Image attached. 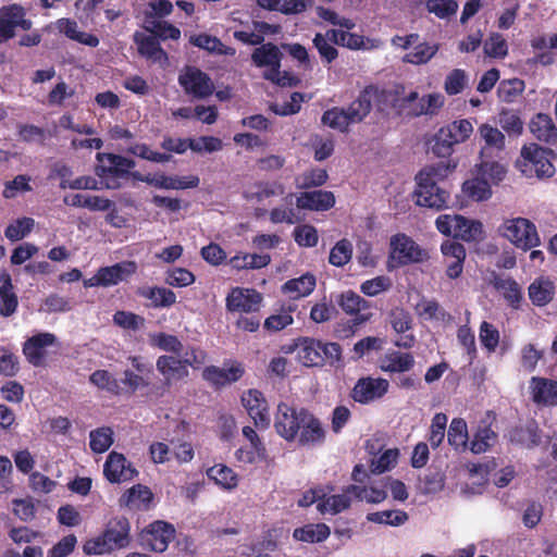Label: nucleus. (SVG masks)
Segmentation results:
<instances>
[{"mask_svg":"<svg viewBox=\"0 0 557 557\" xmlns=\"http://www.w3.org/2000/svg\"><path fill=\"white\" fill-rule=\"evenodd\" d=\"M274 428L287 442H297L302 446L322 444L326 436L322 422L311 411L285 403L277 406Z\"/></svg>","mask_w":557,"mask_h":557,"instance_id":"obj_1","label":"nucleus"},{"mask_svg":"<svg viewBox=\"0 0 557 557\" xmlns=\"http://www.w3.org/2000/svg\"><path fill=\"white\" fill-rule=\"evenodd\" d=\"M457 163L450 160L423 166L414 177L416 188L413 196L416 205L436 211L447 209L450 202V194L441 187V183L454 172Z\"/></svg>","mask_w":557,"mask_h":557,"instance_id":"obj_2","label":"nucleus"},{"mask_svg":"<svg viewBox=\"0 0 557 557\" xmlns=\"http://www.w3.org/2000/svg\"><path fill=\"white\" fill-rule=\"evenodd\" d=\"M386 97L385 90L367 86L347 108L333 107L323 112L321 122L332 129L347 133L351 124L360 123L371 112L372 100Z\"/></svg>","mask_w":557,"mask_h":557,"instance_id":"obj_3","label":"nucleus"},{"mask_svg":"<svg viewBox=\"0 0 557 557\" xmlns=\"http://www.w3.org/2000/svg\"><path fill=\"white\" fill-rule=\"evenodd\" d=\"M129 530V522L125 517H115L107 523L100 535L85 543L84 552L87 555H102L125 548L131 542Z\"/></svg>","mask_w":557,"mask_h":557,"instance_id":"obj_4","label":"nucleus"},{"mask_svg":"<svg viewBox=\"0 0 557 557\" xmlns=\"http://www.w3.org/2000/svg\"><path fill=\"white\" fill-rule=\"evenodd\" d=\"M96 160L95 174L106 188L117 189L122 186L121 180H134L135 160L112 152H98Z\"/></svg>","mask_w":557,"mask_h":557,"instance_id":"obj_5","label":"nucleus"},{"mask_svg":"<svg viewBox=\"0 0 557 557\" xmlns=\"http://www.w3.org/2000/svg\"><path fill=\"white\" fill-rule=\"evenodd\" d=\"M96 160L95 174L106 188L117 189L122 186L121 180H134L135 160L112 152H98Z\"/></svg>","mask_w":557,"mask_h":557,"instance_id":"obj_6","label":"nucleus"},{"mask_svg":"<svg viewBox=\"0 0 557 557\" xmlns=\"http://www.w3.org/2000/svg\"><path fill=\"white\" fill-rule=\"evenodd\" d=\"M96 160L95 174L106 188L117 189L122 186L121 180H134L135 160L112 152H98Z\"/></svg>","mask_w":557,"mask_h":557,"instance_id":"obj_7","label":"nucleus"},{"mask_svg":"<svg viewBox=\"0 0 557 557\" xmlns=\"http://www.w3.org/2000/svg\"><path fill=\"white\" fill-rule=\"evenodd\" d=\"M516 475L511 465H505L500 459L494 457L483 463L469 465V478L473 485V493H481V488L488 482L497 487L507 486Z\"/></svg>","mask_w":557,"mask_h":557,"instance_id":"obj_8","label":"nucleus"},{"mask_svg":"<svg viewBox=\"0 0 557 557\" xmlns=\"http://www.w3.org/2000/svg\"><path fill=\"white\" fill-rule=\"evenodd\" d=\"M554 158L555 153L552 149L532 143L522 147L517 166L525 176L552 177L555 174L552 162Z\"/></svg>","mask_w":557,"mask_h":557,"instance_id":"obj_9","label":"nucleus"},{"mask_svg":"<svg viewBox=\"0 0 557 557\" xmlns=\"http://www.w3.org/2000/svg\"><path fill=\"white\" fill-rule=\"evenodd\" d=\"M500 233L523 251L531 250L541 244L535 224L524 218L506 220L500 227Z\"/></svg>","mask_w":557,"mask_h":557,"instance_id":"obj_10","label":"nucleus"},{"mask_svg":"<svg viewBox=\"0 0 557 557\" xmlns=\"http://www.w3.org/2000/svg\"><path fill=\"white\" fill-rule=\"evenodd\" d=\"M178 84L186 95L196 99H206L214 91L211 77L196 66H185L178 75Z\"/></svg>","mask_w":557,"mask_h":557,"instance_id":"obj_11","label":"nucleus"},{"mask_svg":"<svg viewBox=\"0 0 557 557\" xmlns=\"http://www.w3.org/2000/svg\"><path fill=\"white\" fill-rule=\"evenodd\" d=\"M425 258L426 252L411 237L403 233L392 236L389 259L396 267L419 263Z\"/></svg>","mask_w":557,"mask_h":557,"instance_id":"obj_12","label":"nucleus"},{"mask_svg":"<svg viewBox=\"0 0 557 557\" xmlns=\"http://www.w3.org/2000/svg\"><path fill=\"white\" fill-rule=\"evenodd\" d=\"M388 388L389 383L384 377L363 376L355 383L350 397L358 404L368 405L383 398Z\"/></svg>","mask_w":557,"mask_h":557,"instance_id":"obj_13","label":"nucleus"},{"mask_svg":"<svg viewBox=\"0 0 557 557\" xmlns=\"http://www.w3.org/2000/svg\"><path fill=\"white\" fill-rule=\"evenodd\" d=\"M262 295L253 288L234 287L225 299L230 312L256 313L262 302Z\"/></svg>","mask_w":557,"mask_h":557,"instance_id":"obj_14","label":"nucleus"},{"mask_svg":"<svg viewBox=\"0 0 557 557\" xmlns=\"http://www.w3.org/2000/svg\"><path fill=\"white\" fill-rule=\"evenodd\" d=\"M338 306L345 313L354 315V318L348 321L347 330H345L346 336L354 334L357 326L370 319V314L361 312L369 308V302L352 290L341 294Z\"/></svg>","mask_w":557,"mask_h":557,"instance_id":"obj_15","label":"nucleus"},{"mask_svg":"<svg viewBox=\"0 0 557 557\" xmlns=\"http://www.w3.org/2000/svg\"><path fill=\"white\" fill-rule=\"evenodd\" d=\"M245 373L243 364L238 361H227L223 368L208 366L202 371V377L212 387L219 389L237 382Z\"/></svg>","mask_w":557,"mask_h":557,"instance_id":"obj_16","label":"nucleus"},{"mask_svg":"<svg viewBox=\"0 0 557 557\" xmlns=\"http://www.w3.org/2000/svg\"><path fill=\"white\" fill-rule=\"evenodd\" d=\"M134 181L144 182L150 186L160 189H187V188H196L199 185V177L196 175L188 176H169L164 173H148L143 174L140 172H135Z\"/></svg>","mask_w":557,"mask_h":557,"instance_id":"obj_17","label":"nucleus"},{"mask_svg":"<svg viewBox=\"0 0 557 557\" xmlns=\"http://www.w3.org/2000/svg\"><path fill=\"white\" fill-rule=\"evenodd\" d=\"M174 537V527L164 521L152 522L141 534L143 544L157 553L166 550Z\"/></svg>","mask_w":557,"mask_h":557,"instance_id":"obj_18","label":"nucleus"},{"mask_svg":"<svg viewBox=\"0 0 557 557\" xmlns=\"http://www.w3.org/2000/svg\"><path fill=\"white\" fill-rule=\"evenodd\" d=\"M242 404L249 417L253 420L256 428L264 430L271 423L269 406L263 394L258 389H249L242 396Z\"/></svg>","mask_w":557,"mask_h":557,"instance_id":"obj_19","label":"nucleus"},{"mask_svg":"<svg viewBox=\"0 0 557 557\" xmlns=\"http://www.w3.org/2000/svg\"><path fill=\"white\" fill-rule=\"evenodd\" d=\"M388 322L392 329L401 336L394 342V345L398 348L410 349L416 344V336L412 333H408L412 326V317L404 308H394L388 313Z\"/></svg>","mask_w":557,"mask_h":557,"instance_id":"obj_20","label":"nucleus"},{"mask_svg":"<svg viewBox=\"0 0 557 557\" xmlns=\"http://www.w3.org/2000/svg\"><path fill=\"white\" fill-rule=\"evenodd\" d=\"M507 436L510 443L532 449L542 443L543 431L534 419H530L525 423L512 426Z\"/></svg>","mask_w":557,"mask_h":557,"instance_id":"obj_21","label":"nucleus"},{"mask_svg":"<svg viewBox=\"0 0 557 557\" xmlns=\"http://www.w3.org/2000/svg\"><path fill=\"white\" fill-rule=\"evenodd\" d=\"M133 40L140 57L161 65L169 63L168 52L161 47L160 41L152 34L147 35L141 32H135L133 35Z\"/></svg>","mask_w":557,"mask_h":557,"instance_id":"obj_22","label":"nucleus"},{"mask_svg":"<svg viewBox=\"0 0 557 557\" xmlns=\"http://www.w3.org/2000/svg\"><path fill=\"white\" fill-rule=\"evenodd\" d=\"M416 364L411 352L389 349L377 360V367L382 372L389 374H403L411 371Z\"/></svg>","mask_w":557,"mask_h":557,"instance_id":"obj_23","label":"nucleus"},{"mask_svg":"<svg viewBox=\"0 0 557 557\" xmlns=\"http://www.w3.org/2000/svg\"><path fill=\"white\" fill-rule=\"evenodd\" d=\"M57 337L52 333H38L29 337L23 345L26 360L34 367L44 364L46 347L54 345Z\"/></svg>","mask_w":557,"mask_h":557,"instance_id":"obj_24","label":"nucleus"},{"mask_svg":"<svg viewBox=\"0 0 557 557\" xmlns=\"http://www.w3.org/2000/svg\"><path fill=\"white\" fill-rule=\"evenodd\" d=\"M103 473L111 483H122L134 479L137 470L125 455H108L103 466Z\"/></svg>","mask_w":557,"mask_h":557,"instance_id":"obj_25","label":"nucleus"},{"mask_svg":"<svg viewBox=\"0 0 557 557\" xmlns=\"http://www.w3.org/2000/svg\"><path fill=\"white\" fill-rule=\"evenodd\" d=\"M530 394L537 406L555 407L557 406V381L533 376L530 381Z\"/></svg>","mask_w":557,"mask_h":557,"instance_id":"obj_26","label":"nucleus"},{"mask_svg":"<svg viewBox=\"0 0 557 557\" xmlns=\"http://www.w3.org/2000/svg\"><path fill=\"white\" fill-rule=\"evenodd\" d=\"M283 52L281 48L273 42H263L256 47L251 53V62L256 67L265 69L264 72H273L281 69Z\"/></svg>","mask_w":557,"mask_h":557,"instance_id":"obj_27","label":"nucleus"},{"mask_svg":"<svg viewBox=\"0 0 557 557\" xmlns=\"http://www.w3.org/2000/svg\"><path fill=\"white\" fill-rule=\"evenodd\" d=\"M441 251L447 264L446 275L453 280L459 277L466 259L465 246L456 240L448 239L442 244Z\"/></svg>","mask_w":557,"mask_h":557,"instance_id":"obj_28","label":"nucleus"},{"mask_svg":"<svg viewBox=\"0 0 557 557\" xmlns=\"http://www.w3.org/2000/svg\"><path fill=\"white\" fill-rule=\"evenodd\" d=\"M335 195L332 191L317 189L304 191L296 198V206L302 210L327 211L335 206Z\"/></svg>","mask_w":557,"mask_h":557,"instance_id":"obj_29","label":"nucleus"},{"mask_svg":"<svg viewBox=\"0 0 557 557\" xmlns=\"http://www.w3.org/2000/svg\"><path fill=\"white\" fill-rule=\"evenodd\" d=\"M493 287L502 294L508 306L515 310L521 308L523 292L519 283L511 276L495 275L492 280Z\"/></svg>","mask_w":557,"mask_h":557,"instance_id":"obj_30","label":"nucleus"},{"mask_svg":"<svg viewBox=\"0 0 557 557\" xmlns=\"http://www.w3.org/2000/svg\"><path fill=\"white\" fill-rule=\"evenodd\" d=\"M137 264L135 261H122L110 267H102L98 270L101 286L117 285L120 282L135 274Z\"/></svg>","mask_w":557,"mask_h":557,"instance_id":"obj_31","label":"nucleus"},{"mask_svg":"<svg viewBox=\"0 0 557 557\" xmlns=\"http://www.w3.org/2000/svg\"><path fill=\"white\" fill-rule=\"evenodd\" d=\"M18 307V298L14 290L11 274L7 270L0 272V315H13Z\"/></svg>","mask_w":557,"mask_h":557,"instance_id":"obj_32","label":"nucleus"},{"mask_svg":"<svg viewBox=\"0 0 557 557\" xmlns=\"http://www.w3.org/2000/svg\"><path fill=\"white\" fill-rule=\"evenodd\" d=\"M136 295L150 300V308H170L176 302L175 293L166 287L141 286L136 289Z\"/></svg>","mask_w":557,"mask_h":557,"instance_id":"obj_33","label":"nucleus"},{"mask_svg":"<svg viewBox=\"0 0 557 557\" xmlns=\"http://www.w3.org/2000/svg\"><path fill=\"white\" fill-rule=\"evenodd\" d=\"M498 442V434L493 430L491 424L481 421L472 433L469 447L470 453H486L492 449Z\"/></svg>","mask_w":557,"mask_h":557,"instance_id":"obj_34","label":"nucleus"},{"mask_svg":"<svg viewBox=\"0 0 557 557\" xmlns=\"http://www.w3.org/2000/svg\"><path fill=\"white\" fill-rule=\"evenodd\" d=\"M555 292V284L544 276L535 278L528 288L529 298L536 307L548 305L554 299Z\"/></svg>","mask_w":557,"mask_h":557,"instance_id":"obj_35","label":"nucleus"},{"mask_svg":"<svg viewBox=\"0 0 557 557\" xmlns=\"http://www.w3.org/2000/svg\"><path fill=\"white\" fill-rule=\"evenodd\" d=\"M529 127L531 133L541 141L553 144L557 140V128L548 114H535Z\"/></svg>","mask_w":557,"mask_h":557,"instance_id":"obj_36","label":"nucleus"},{"mask_svg":"<svg viewBox=\"0 0 557 557\" xmlns=\"http://www.w3.org/2000/svg\"><path fill=\"white\" fill-rule=\"evenodd\" d=\"M447 441L448 444L456 451H466L470 443V436L468 431V424L465 419L454 418L450 421V424L447 430Z\"/></svg>","mask_w":557,"mask_h":557,"instance_id":"obj_37","label":"nucleus"},{"mask_svg":"<svg viewBox=\"0 0 557 557\" xmlns=\"http://www.w3.org/2000/svg\"><path fill=\"white\" fill-rule=\"evenodd\" d=\"M315 284V276L311 273H306L297 278L288 280L282 286V290L289 295L290 298L299 299L310 295L313 292Z\"/></svg>","mask_w":557,"mask_h":557,"instance_id":"obj_38","label":"nucleus"},{"mask_svg":"<svg viewBox=\"0 0 557 557\" xmlns=\"http://www.w3.org/2000/svg\"><path fill=\"white\" fill-rule=\"evenodd\" d=\"M151 491L141 484L134 485L120 499L121 504L129 509H147L152 500Z\"/></svg>","mask_w":557,"mask_h":557,"instance_id":"obj_39","label":"nucleus"},{"mask_svg":"<svg viewBox=\"0 0 557 557\" xmlns=\"http://www.w3.org/2000/svg\"><path fill=\"white\" fill-rule=\"evenodd\" d=\"M300 362L306 367H322L321 341L305 338L298 346L297 351Z\"/></svg>","mask_w":557,"mask_h":557,"instance_id":"obj_40","label":"nucleus"},{"mask_svg":"<svg viewBox=\"0 0 557 557\" xmlns=\"http://www.w3.org/2000/svg\"><path fill=\"white\" fill-rule=\"evenodd\" d=\"M352 498L354 495L348 492L347 486L342 494H335L323 498L318 503L317 508L323 515H337L350 507Z\"/></svg>","mask_w":557,"mask_h":557,"instance_id":"obj_41","label":"nucleus"},{"mask_svg":"<svg viewBox=\"0 0 557 557\" xmlns=\"http://www.w3.org/2000/svg\"><path fill=\"white\" fill-rule=\"evenodd\" d=\"M271 263V256L268 253L239 252L230 259V264L236 270H257L268 267Z\"/></svg>","mask_w":557,"mask_h":557,"instance_id":"obj_42","label":"nucleus"},{"mask_svg":"<svg viewBox=\"0 0 557 557\" xmlns=\"http://www.w3.org/2000/svg\"><path fill=\"white\" fill-rule=\"evenodd\" d=\"M330 536V528L325 523H310L297 528L293 532L296 541L305 543H321Z\"/></svg>","mask_w":557,"mask_h":557,"instance_id":"obj_43","label":"nucleus"},{"mask_svg":"<svg viewBox=\"0 0 557 557\" xmlns=\"http://www.w3.org/2000/svg\"><path fill=\"white\" fill-rule=\"evenodd\" d=\"M25 9L17 3L3 5L0 9V17L4 22L9 23L14 28L20 27L23 30H29L32 28V21L27 20Z\"/></svg>","mask_w":557,"mask_h":557,"instance_id":"obj_44","label":"nucleus"},{"mask_svg":"<svg viewBox=\"0 0 557 557\" xmlns=\"http://www.w3.org/2000/svg\"><path fill=\"white\" fill-rule=\"evenodd\" d=\"M462 193L473 201H484L492 196L490 183L485 178L474 177L462 184Z\"/></svg>","mask_w":557,"mask_h":557,"instance_id":"obj_45","label":"nucleus"},{"mask_svg":"<svg viewBox=\"0 0 557 557\" xmlns=\"http://www.w3.org/2000/svg\"><path fill=\"white\" fill-rule=\"evenodd\" d=\"M326 36L334 45L346 47L351 50H358L364 47V37L342 29H327Z\"/></svg>","mask_w":557,"mask_h":557,"instance_id":"obj_46","label":"nucleus"},{"mask_svg":"<svg viewBox=\"0 0 557 557\" xmlns=\"http://www.w3.org/2000/svg\"><path fill=\"white\" fill-rule=\"evenodd\" d=\"M207 475L210 480H213L216 485L227 491L235 488L238 483L235 472L221 463L209 468Z\"/></svg>","mask_w":557,"mask_h":557,"instance_id":"obj_47","label":"nucleus"},{"mask_svg":"<svg viewBox=\"0 0 557 557\" xmlns=\"http://www.w3.org/2000/svg\"><path fill=\"white\" fill-rule=\"evenodd\" d=\"M483 225L480 221L469 220L460 215L458 224L455 225V238L466 242H475L482 237Z\"/></svg>","mask_w":557,"mask_h":557,"instance_id":"obj_48","label":"nucleus"},{"mask_svg":"<svg viewBox=\"0 0 557 557\" xmlns=\"http://www.w3.org/2000/svg\"><path fill=\"white\" fill-rule=\"evenodd\" d=\"M442 127L455 146L468 140L473 133V125L467 119L453 121Z\"/></svg>","mask_w":557,"mask_h":557,"instance_id":"obj_49","label":"nucleus"},{"mask_svg":"<svg viewBox=\"0 0 557 557\" xmlns=\"http://www.w3.org/2000/svg\"><path fill=\"white\" fill-rule=\"evenodd\" d=\"M437 51V45H431L429 42L416 44L413 50L403 57V62L413 65L426 64Z\"/></svg>","mask_w":557,"mask_h":557,"instance_id":"obj_50","label":"nucleus"},{"mask_svg":"<svg viewBox=\"0 0 557 557\" xmlns=\"http://www.w3.org/2000/svg\"><path fill=\"white\" fill-rule=\"evenodd\" d=\"M89 382L115 396L123 393L121 383L107 370H96L92 372L89 376Z\"/></svg>","mask_w":557,"mask_h":557,"instance_id":"obj_51","label":"nucleus"},{"mask_svg":"<svg viewBox=\"0 0 557 557\" xmlns=\"http://www.w3.org/2000/svg\"><path fill=\"white\" fill-rule=\"evenodd\" d=\"M144 11L145 25L160 22V18L169 16L173 12V4L170 0H152Z\"/></svg>","mask_w":557,"mask_h":557,"instance_id":"obj_52","label":"nucleus"},{"mask_svg":"<svg viewBox=\"0 0 557 557\" xmlns=\"http://www.w3.org/2000/svg\"><path fill=\"white\" fill-rule=\"evenodd\" d=\"M113 444V430L110 426H101L89 434V446L92 453H106Z\"/></svg>","mask_w":557,"mask_h":557,"instance_id":"obj_53","label":"nucleus"},{"mask_svg":"<svg viewBox=\"0 0 557 557\" xmlns=\"http://www.w3.org/2000/svg\"><path fill=\"white\" fill-rule=\"evenodd\" d=\"M348 492L352 493L355 499L369 504H380L387 497L384 490L356 484L348 485Z\"/></svg>","mask_w":557,"mask_h":557,"instance_id":"obj_54","label":"nucleus"},{"mask_svg":"<svg viewBox=\"0 0 557 557\" xmlns=\"http://www.w3.org/2000/svg\"><path fill=\"white\" fill-rule=\"evenodd\" d=\"M146 32L152 34L158 40L165 41L168 39L178 40L181 38V29L168 21H160L149 25H144Z\"/></svg>","mask_w":557,"mask_h":557,"instance_id":"obj_55","label":"nucleus"},{"mask_svg":"<svg viewBox=\"0 0 557 557\" xmlns=\"http://www.w3.org/2000/svg\"><path fill=\"white\" fill-rule=\"evenodd\" d=\"M34 226L35 221L33 218L23 216L10 223L4 230V235L9 240L17 242L27 236Z\"/></svg>","mask_w":557,"mask_h":557,"instance_id":"obj_56","label":"nucleus"},{"mask_svg":"<svg viewBox=\"0 0 557 557\" xmlns=\"http://www.w3.org/2000/svg\"><path fill=\"white\" fill-rule=\"evenodd\" d=\"M484 53L494 59H504L508 54V44L504 36L497 32L490 34L484 42Z\"/></svg>","mask_w":557,"mask_h":557,"instance_id":"obj_57","label":"nucleus"},{"mask_svg":"<svg viewBox=\"0 0 557 557\" xmlns=\"http://www.w3.org/2000/svg\"><path fill=\"white\" fill-rule=\"evenodd\" d=\"M150 344L161 350L180 355L183 350V344L177 336L159 332L149 336Z\"/></svg>","mask_w":557,"mask_h":557,"instance_id":"obj_58","label":"nucleus"},{"mask_svg":"<svg viewBox=\"0 0 557 557\" xmlns=\"http://www.w3.org/2000/svg\"><path fill=\"white\" fill-rule=\"evenodd\" d=\"M253 191L246 195V198L249 200H256L261 202L268 198L282 195L284 193V187L282 184L273 182H259L255 184Z\"/></svg>","mask_w":557,"mask_h":557,"instance_id":"obj_59","label":"nucleus"},{"mask_svg":"<svg viewBox=\"0 0 557 557\" xmlns=\"http://www.w3.org/2000/svg\"><path fill=\"white\" fill-rule=\"evenodd\" d=\"M296 309V306L288 305L283 306L277 314L268 317L264 321V327L269 331L277 332L286 326L290 325L294 321L292 312Z\"/></svg>","mask_w":557,"mask_h":557,"instance_id":"obj_60","label":"nucleus"},{"mask_svg":"<svg viewBox=\"0 0 557 557\" xmlns=\"http://www.w3.org/2000/svg\"><path fill=\"white\" fill-rule=\"evenodd\" d=\"M448 418L443 412L434 414L431 421L429 442L433 449H436L445 438Z\"/></svg>","mask_w":557,"mask_h":557,"instance_id":"obj_61","label":"nucleus"},{"mask_svg":"<svg viewBox=\"0 0 557 557\" xmlns=\"http://www.w3.org/2000/svg\"><path fill=\"white\" fill-rule=\"evenodd\" d=\"M126 151L129 154L156 163L169 162L172 159L170 153L152 151L146 144H133L126 149Z\"/></svg>","mask_w":557,"mask_h":557,"instance_id":"obj_62","label":"nucleus"},{"mask_svg":"<svg viewBox=\"0 0 557 557\" xmlns=\"http://www.w3.org/2000/svg\"><path fill=\"white\" fill-rule=\"evenodd\" d=\"M352 256V245L348 239L338 240L331 249L329 262L334 267H344Z\"/></svg>","mask_w":557,"mask_h":557,"instance_id":"obj_63","label":"nucleus"},{"mask_svg":"<svg viewBox=\"0 0 557 557\" xmlns=\"http://www.w3.org/2000/svg\"><path fill=\"white\" fill-rule=\"evenodd\" d=\"M294 240L300 247L311 248L317 246L319 234L317 228L310 224H301L293 231Z\"/></svg>","mask_w":557,"mask_h":557,"instance_id":"obj_64","label":"nucleus"}]
</instances>
